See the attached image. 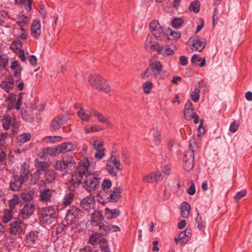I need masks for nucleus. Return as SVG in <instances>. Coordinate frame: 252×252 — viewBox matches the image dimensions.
Segmentation results:
<instances>
[{
	"label": "nucleus",
	"mask_w": 252,
	"mask_h": 252,
	"mask_svg": "<svg viewBox=\"0 0 252 252\" xmlns=\"http://www.w3.org/2000/svg\"><path fill=\"white\" fill-rule=\"evenodd\" d=\"M76 158L75 154L71 153L70 155H67L63 158L62 160L56 161L54 167L56 170L63 172H67L68 170H71L76 165Z\"/></svg>",
	"instance_id": "1"
},
{
	"label": "nucleus",
	"mask_w": 252,
	"mask_h": 252,
	"mask_svg": "<svg viewBox=\"0 0 252 252\" xmlns=\"http://www.w3.org/2000/svg\"><path fill=\"white\" fill-rule=\"evenodd\" d=\"M190 150L186 151L184 154V167L186 171H190L194 167V153L198 149V144L194 138L190 139Z\"/></svg>",
	"instance_id": "2"
},
{
	"label": "nucleus",
	"mask_w": 252,
	"mask_h": 252,
	"mask_svg": "<svg viewBox=\"0 0 252 252\" xmlns=\"http://www.w3.org/2000/svg\"><path fill=\"white\" fill-rule=\"evenodd\" d=\"M163 67V64L159 61L151 60L149 62V66L145 71L142 78H148L150 76L151 72L152 75L155 78L158 79H163V78L161 75Z\"/></svg>",
	"instance_id": "3"
},
{
	"label": "nucleus",
	"mask_w": 252,
	"mask_h": 252,
	"mask_svg": "<svg viewBox=\"0 0 252 252\" xmlns=\"http://www.w3.org/2000/svg\"><path fill=\"white\" fill-rule=\"evenodd\" d=\"M100 181L98 174L88 173L84 179L83 187L88 191L93 192L99 188Z\"/></svg>",
	"instance_id": "4"
},
{
	"label": "nucleus",
	"mask_w": 252,
	"mask_h": 252,
	"mask_svg": "<svg viewBox=\"0 0 252 252\" xmlns=\"http://www.w3.org/2000/svg\"><path fill=\"white\" fill-rule=\"evenodd\" d=\"M105 169L112 177H115L119 171L122 170L119 158L117 156H111L106 161Z\"/></svg>",
	"instance_id": "5"
},
{
	"label": "nucleus",
	"mask_w": 252,
	"mask_h": 252,
	"mask_svg": "<svg viewBox=\"0 0 252 252\" xmlns=\"http://www.w3.org/2000/svg\"><path fill=\"white\" fill-rule=\"evenodd\" d=\"M56 218V213L53 206L45 207L41 211L40 221L45 224L53 223Z\"/></svg>",
	"instance_id": "6"
},
{
	"label": "nucleus",
	"mask_w": 252,
	"mask_h": 252,
	"mask_svg": "<svg viewBox=\"0 0 252 252\" xmlns=\"http://www.w3.org/2000/svg\"><path fill=\"white\" fill-rule=\"evenodd\" d=\"M82 211L78 207L72 206L70 207L65 215V220L68 224H72L77 221L82 216Z\"/></svg>",
	"instance_id": "7"
},
{
	"label": "nucleus",
	"mask_w": 252,
	"mask_h": 252,
	"mask_svg": "<svg viewBox=\"0 0 252 252\" xmlns=\"http://www.w3.org/2000/svg\"><path fill=\"white\" fill-rule=\"evenodd\" d=\"M149 28L157 39L161 40L165 38V32L158 21H152L149 24Z\"/></svg>",
	"instance_id": "8"
},
{
	"label": "nucleus",
	"mask_w": 252,
	"mask_h": 252,
	"mask_svg": "<svg viewBox=\"0 0 252 252\" xmlns=\"http://www.w3.org/2000/svg\"><path fill=\"white\" fill-rule=\"evenodd\" d=\"M149 49H154V50L157 51L159 54L163 56L167 57L175 54L174 49L170 47V45L161 46L158 43L151 44Z\"/></svg>",
	"instance_id": "9"
},
{
	"label": "nucleus",
	"mask_w": 252,
	"mask_h": 252,
	"mask_svg": "<svg viewBox=\"0 0 252 252\" xmlns=\"http://www.w3.org/2000/svg\"><path fill=\"white\" fill-rule=\"evenodd\" d=\"M189 41L192 42L191 52L202 51L206 44L205 39L202 40L198 36H194L191 37Z\"/></svg>",
	"instance_id": "10"
},
{
	"label": "nucleus",
	"mask_w": 252,
	"mask_h": 252,
	"mask_svg": "<svg viewBox=\"0 0 252 252\" xmlns=\"http://www.w3.org/2000/svg\"><path fill=\"white\" fill-rule=\"evenodd\" d=\"M52 192L51 190L46 188L41 189L39 188V200L43 204H48L52 199Z\"/></svg>",
	"instance_id": "11"
},
{
	"label": "nucleus",
	"mask_w": 252,
	"mask_h": 252,
	"mask_svg": "<svg viewBox=\"0 0 252 252\" xmlns=\"http://www.w3.org/2000/svg\"><path fill=\"white\" fill-rule=\"evenodd\" d=\"M96 151L95 154V157L98 159H102L105 155V148L103 147V142L100 141L94 140L91 143Z\"/></svg>",
	"instance_id": "12"
},
{
	"label": "nucleus",
	"mask_w": 252,
	"mask_h": 252,
	"mask_svg": "<svg viewBox=\"0 0 252 252\" xmlns=\"http://www.w3.org/2000/svg\"><path fill=\"white\" fill-rule=\"evenodd\" d=\"M67 122V118L64 115H59L54 118L50 125L52 131H56Z\"/></svg>",
	"instance_id": "13"
},
{
	"label": "nucleus",
	"mask_w": 252,
	"mask_h": 252,
	"mask_svg": "<svg viewBox=\"0 0 252 252\" xmlns=\"http://www.w3.org/2000/svg\"><path fill=\"white\" fill-rule=\"evenodd\" d=\"M12 72V76L16 79V82H18L21 79L22 67L17 61L12 62L10 66Z\"/></svg>",
	"instance_id": "14"
},
{
	"label": "nucleus",
	"mask_w": 252,
	"mask_h": 252,
	"mask_svg": "<svg viewBox=\"0 0 252 252\" xmlns=\"http://www.w3.org/2000/svg\"><path fill=\"white\" fill-rule=\"evenodd\" d=\"M35 206L34 204L27 203L25 204L21 210L19 216L23 219H28L34 212Z\"/></svg>",
	"instance_id": "15"
},
{
	"label": "nucleus",
	"mask_w": 252,
	"mask_h": 252,
	"mask_svg": "<svg viewBox=\"0 0 252 252\" xmlns=\"http://www.w3.org/2000/svg\"><path fill=\"white\" fill-rule=\"evenodd\" d=\"M24 228V224L20 220H16L10 224L9 233L13 235H16L21 233Z\"/></svg>",
	"instance_id": "16"
},
{
	"label": "nucleus",
	"mask_w": 252,
	"mask_h": 252,
	"mask_svg": "<svg viewBox=\"0 0 252 252\" xmlns=\"http://www.w3.org/2000/svg\"><path fill=\"white\" fill-rule=\"evenodd\" d=\"M84 175V174L78 171L74 172L72 175L70 181V186L69 187L70 189L74 190L80 185Z\"/></svg>",
	"instance_id": "17"
},
{
	"label": "nucleus",
	"mask_w": 252,
	"mask_h": 252,
	"mask_svg": "<svg viewBox=\"0 0 252 252\" xmlns=\"http://www.w3.org/2000/svg\"><path fill=\"white\" fill-rule=\"evenodd\" d=\"M26 181L24 178L22 179L18 175L15 176L11 179L10 183V189L13 191H18L21 188V185Z\"/></svg>",
	"instance_id": "18"
},
{
	"label": "nucleus",
	"mask_w": 252,
	"mask_h": 252,
	"mask_svg": "<svg viewBox=\"0 0 252 252\" xmlns=\"http://www.w3.org/2000/svg\"><path fill=\"white\" fill-rule=\"evenodd\" d=\"M103 218L100 211L95 210L92 214L91 223L93 226H97L101 224L103 221Z\"/></svg>",
	"instance_id": "19"
},
{
	"label": "nucleus",
	"mask_w": 252,
	"mask_h": 252,
	"mask_svg": "<svg viewBox=\"0 0 252 252\" xmlns=\"http://www.w3.org/2000/svg\"><path fill=\"white\" fill-rule=\"evenodd\" d=\"M163 178L161 173L151 172L150 174L145 176L143 178V181L145 183H153L161 181Z\"/></svg>",
	"instance_id": "20"
},
{
	"label": "nucleus",
	"mask_w": 252,
	"mask_h": 252,
	"mask_svg": "<svg viewBox=\"0 0 252 252\" xmlns=\"http://www.w3.org/2000/svg\"><path fill=\"white\" fill-rule=\"evenodd\" d=\"M94 204V198L93 196H87L81 201V205L85 210H89L93 209Z\"/></svg>",
	"instance_id": "21"
},
{
	"label": "nucleus",
	"mask_w": 252,
	"mask_h": 252,
	"mask_svg": "<svg viewBox=\"0 0 252 252\" xmlns=\"http://www.w3.org/2000/svg\"><path fill=\"white\" fill-rule=\"evenodd\" d=\"M76 143L64 142L58 146V153H65L74 150L77 147Z\"/></svg>",
	"instance_id": "22"
},
{
	"label": "nucleus",
	"mask_w": 252,
	"mask_h": 252,
	"mask_svg": "<svg viewBox=\"0 0 252 252\" xmlns=\"http://www.w3.org/2000/svg\"><path fill=\"white\" fill-rule=\"evenodd\" d=\"M31 34L35 38H38L41 35V24L38 19L34 20L31 26Z\"/></svg>",
	"instance_id": "23"
},
{
	"label": "nucleus",
	"mask_w": 252,
	"mask_h": 252,
	"mask_svg": "<svg viewBox=\"0 0 252 252\" xmlns=\"http://www.w3.org/2000/svg\"><path fill=\"white\" fill-rule=\"evenodd\" d=\"M14 81L12 76L8 77L5 80L1 81L0 87L3 89L6 93H8L14 88Z\"/></svg>",
	"instance_id": "24"
},
{
	"label": "nucleus",
	"mask_w": 252,
	"mask_h": 252,
	"mask_svg": "<svg viewBox=\"0 0 252 252\" xmlns=\"http://www.w3.org/2000/svg\"><path fill=\"white\" fill-rule=\"evenodd\" d=\"M90 166V162L88 158H85L80 160L78 164L77 171L85 175L88 171Z\"/></svg>",
	"instance_id": "25"
},
{
	"label": "nucleus",
	"mask_w": 252,
	"mask_h": 252,
	"mask_svg": "<svg viewBox=\"0 0 252 252\" xmlns=\"http://www.w3.org/2000/svg\"><path fill=\"white\" fill-rule=\"evenodd\" d=\"M122 189L120 187H117L114 189L108 197L107 198L108 202H117L121 197Z\"/></svg>",
	"instance_id": "26"
},
{
	"label": "nucleus",
	"mask_w": 252,
	"mask_h": 252,
	"mask_svg": "<svg viewBox=\"0 0 252 252\" xmlns=\"http://www.w3.org/2000/svg\"><path fill=\"white\" fill-rule=\"evenodd\" d=\"M39 233L36 231H31L26 236V243L31 246L34 245L38 238Z\"/></svg>",
	"instance_id": "27"
},
{
	"label": "nucleus",
	"mask_w": 252,
	"mask_h": 252,
	"mask_svg": "<svg viewBox=\"0 0 252 252\" xmlns=\"http://www.w3.org/2000/svg\"><path fill=\"white\" fill-rule=\"evenodd\" d=\"M103 80V78L97 74L91 75L89 76L88 78L89 82L94 89H95L96 87H98V85L100 84Z\"/></svg>",
	"instance_id": "28"
},
{
	"label": "nucleus",
	"mask_w": 252,
	"mask_h": 252,
	"mask_svg": "<svg viewBox=\"0 0 252 252\" xmlns=\"http://www.w3.org/2000/svg\"><path fill=\"white\" fill-rule=\"evenodd\" d=\"M104 236V234L95 232L90 235L89 243L93 246H95L101 241V238Z\"/></svg>",
	"instance_id": "29"
},
{
	"label": "nucleus",
	"mask_w": 252,
	"mask_h": 252,
	"mask_svg": "<svg viewBox=\"0 0 252 252\" xmlns=\"http://www.w3.org/2000/svg\"><path fill=\"white\" fill-rule=\"evenodd\" d=\"M35 165L36 168V172L40 174L44 172H46L49 167V164L46 161H37Z\"/></svg>",
	"instance_id": "30"
},
{
	"label": "nucleus",
	"mask_w": 252,
	"mask_h": 252,
	"mask_svg": "<svg viewBox=\"0 0 252 252\" xmlns=\"http://www.w3.org/2000/svg\"><path fill=\"white\" fill-rule=\"evenodd\" d=\"M190 206L187 202H183L181 206V214L184 218H188L190 212Z\"/></svg>",
	"instance_id": "31"
},
{
	"label": "nucleus",
	"mask_w": 252,
	"mask_h": 252,
	"mask_svg": "<svg viewBox=\"0 0 252 252\" xmlns=\"http://www.w3.org/2000/svg\"><path fill=\"white\" fill-rule=\"evenodd\" d=\"M30 173L29 166L28 164L24 162L21 166L20 171V175L19 176L22 179L24 178L26 181H28L29 178V175Z\"/></svg>",
	"instance_id": "32"
},
{
	"label": "nucleus",
	"mask_w": 252,
	"mask_h": 252,
	"mask_svg": "<svg viewBox=\"0 0 252 252\" xmlns=\"http://www.w3.org/2000/svg\"><path fill=\"white\" fill-rule=\"evenodd\" d=\"M166 33L169 36L168 38L171 40H175L181 37V33L178 31H174L170 28H168L166 31Z\"/></svg>",
	"instance_id": "33"
},
{
	"label": "nucleus",
	"mask_w": 252,
	"mask_h": 252,
	"mask_svg": "<svg viewBox=\"0 0 252 252\" xmlns=\"http://www.w3.org/2000/svg\"><path fill=\"white\" fill-rule=\"evenodd\" d=\"M22 42L20 39H16L14 40L10 46L11 50L17 53L19 51L22 50Z\"/></svg>",
	"instance_id": "34"
},
{
	"label": "nucleus",
	"mask_w": 252,
	"mask_h": 252,
	"mask_svg": "<svg viewBox=\"0 0 252 252\" xmlns=\"http://www.w3.org/2000/svg\"><path fill=\"white\" fill-rule=\"evenodd\" d=\"M95 89L106 93H109L111 91L108 83L104 79L98 85V87H96Z\"/></svg>",
	"instance_id": "35"
},
{
	"label": "nucleus",
	"mask_w": 252,
	"mask_h": 252,
	"mask_svg": "<svg viewBox=\"0 0 252 252\" xmlns=\"http://www.w3.org/2000/svg\"><path fill=\"white\" fill-rule=\"evenodd\" d=\"M74 197V193L72 192H68L65 194L63 200V205L65 206L69 205L73 200Z\"/></svg>",
	"instance_id": "36"
},
{
	"label": "nucleus",
	"mask_w": 252,
	"mask_h": 252,
	"mask_svg": "<svg viewBox=\"0 0 252 252\" xmlns=\"http://www.w3.org/2000/svg\"><path fill=\"white\" fill-rule=\"evenodd\" d=\"M196 224L197 228L199 230L203 229L205 228V221L203 220L202 217L200 216L199 212L197 213V216L196 218Z\"/></svg>",
	"instance_id": "37"
},
{
	"label": "nucleus",
	"mask_w": 252,
	"mask_h": 252,
	"mask_svg": "<svg viewBox=\"0 0 252 252\" xmlns=\"http://www.w3.org/2000/svg\"><path fill=\"white\" fill-rule=\"evenodd\" d=\"M200 3L198 0H195L190 3L189 7L190 11H193L195 13L199 12L200 10Z\"/></svg>",
	"instance_id": "38"
},
{
	"label": "nucleus",
	"mask_w": 252,
	"mask_h": 252,
	"mask_svg": "<svg viewBox=\"0 0 252 252\" xmlns=\"http://www.w3.org/2000/svg\"><path fill=\"white\" fill-rule=\"evenodd\" d=\"M17 19V23L21 28L26 25L28 23L29 19L28 17L23 14L18 15Z\"/></svg>",
	"instance_id": "39"
},
{
	"label": "nucleus",
	"mask_w": 252,
	"mask_h": 252,
	"mask_svg": "<svg viewBox=\"0 0 252 252\" xmlns=\"http://www.w3.org/2000/svg\"><path fill=\"white\" fill-rule=\"evenodd\" d=\"M11 124V117L9 115L5 116L2 120V126L5 130H8Z\"/></svg>",
	"instance_id": "40"
},
{
	"label": "nucleus",
	"mask_w": 252,
	"mask_h": 252,
	"mask_svg": "<svg viewBox=\"0 0 252 252\" xmlns=\"http://www.w3.org/2000/svg\"><path fill=\"white\" fill-rule=\"evenodd\" d=\"M98 226L101 233L104 234V235L107 234L111 229L109 224L106 222H103Z\"/></svg>",
	"instance_id": "41"
},
{
	"label": "nucleus",
	"mask_w": 252,
	"mask_h": 252,
	"mask_svg": "<svg viewBox=\"0 0 252 252\" xmlns=\"http://www.w3.org/2000/svg\"><path fill=\"white\" fill-rule=\"evenodd\" d=\"M19 203V197L16 194H14L12 198L9 200V207L12 210L15 206L18 205Z\"/></svg>",
	"instance_id": "42"
},
{
	"label": "nucleus",
	"mask_w": 252,
	"mask_h": 252,
	"mask_svg": "<svg viewBox=\"0 0 252 252\" xmlns=\"http://www.w3.org/2000/svg\"><path fill=\"white\" fill-rule=\"evenodd\" d=\"M186 235V234H185L183 232L180 233L179 235L178 238L176 237L174 238L176 243H178L180 241L181 245L186 244L189 241V239L187 237Z\"/></svg>",
	"instance_id": "43"
},
{
	"label": "nucleus",
	"mask_w": 252,
	"mask_h": 252,
	"mask_svg": "<svg viewBox=\"0 0 252 252\" xmlns=\"http://www.w3.org/2000/svg\"><path fill=\"white\" fill-rule=\"evenodd\" d=\"M56 177L55 172L53 170H48L45 173V177L48 183L53 182Z\"/></svg>",
	"instance_id": "44"
},
{
	"label": "nucleus",
	"mask_w": 252,
	"mask_h": 252,
	"mask_svg": "<svg viewBox=\"0 0 252 252\" xmlns=\"http://www.w3.org/2000/svg\"><path fill=\"white\" fill-rule=\"evenodd\" d=\"M31 138V135L30 133H25L19 135L17 137V140L20 143H26L29 141Z\"/></svg>",
	"instance_id": "45"
},
{
	"label": "nucleus",
	"mask_w": 252,
	"mask_h": 252,
	"mask_svg": "<svg viewBox=\"0 0 252 252\" xmlns=\"http://www.w3.org/2000/svg\"><path fill=\"white\" fill-rule=\"evenodd\" d=\"M8 19H11L7 12L4 10L0 11V25H3Z\"/></svg>",
	"instance_id": "46"
},
{
	"label": "nucleus",
	"mask_w": 252,
	"mask_h": 252,
	"mask_svg": "<svg viewBox=\"0 0 252 252\" xmlns=\"http://www.w3.org/2000/svg\"><path fill=\"white\" fill-rule=\"evenodd\" d=\"M34 194V190H30L29 192H23L21 194V198L26 201H30L32 199Z\"/></svg>",
	"instance_id": "47"
},
{
	"label": "nucleus",
	"mask_w": 252,
	"mask_h": 252,
	"mask_svg": "<svg viewBox=\"0 0 252 252\" xmlns=\"http://www.w3.org/2000/svg\"><path fill=\"white\" fill-rule=\"evenodd\" d=\"M78 116L83 121L88 122L90 119V116L87 114L83 108L77 112Z\"/></svg>",
	"instance_id": "48"
},
{
	"label": "nucleus",
	"mask_w": 252,
	"mask_h": 252,
	"mask_svg": "<svg viewBox=\"0 0 252 252\" xmlns=\"http://www.w3.org/2000/svg\"><path fill=\"white\" fill-rule=\"evenodd\" d=\"M99 244L102 252H110L108 242L106 239L102 238Z\"/></svg>",
	"instance_id": "49"
},
{
	"label": "nucleus",
	"mask_w": 252,
	"mask_h": 252,
	"mask_svg": "<svg viewBox=\"0 0 252 252\" xmlns=\"http://www.w3.org/2000/svg\"><path fill=\"white\" fill-rule=\"evenodd\" d=\"M183 22L181 18H174L171 21V26L175 29H179L183 24Z\"/></svg>",
	"instance_id": "50"
},
{
	"label": "nucleus",
	"mask_w": 252,
	"mask_h": 252,
	"mask_svg": "<svg viewBox=\"0 0 252 252\" xmlns=\"http://www.w3.org/2000/svg\"><path fill=\"white\" fill-rule=\"evenodd\" d=\"M9 58L7 55H0V67L5 68L8 64Z\"/></svg>",
	"instance_id": "51"
},
{
	"label": "nucleus",
	"mask_w": 252,
	"mask_h": 252,
	"mask_svg": "<svg viewBox=\"0 0 252 252\" xmlns=\"http://www.w3.org/2000/svg\"><path fill=\"white\" fill-rule=\"evenodd\" d=\"M153 141L155 144L157 146H158L161 142V134L160 132L156 130L153 132Z\"/></svg>",
	"instance_id": "52"
},
{
	"label": "nucleus",
	"mask_w": 252,
	"mask_h": 252,
	"mask_svg": "<svg viewBox=\"0 0 252 252\" xmlns=\"http://www.w3.org/2000/svg\"><path fill=\"white\" fill-rule=\"evenodd\" d=\"M120 214V211L118 209H110L108 212L107 218L110 219L116 218Z\"/></svg>",
	"instance_id": "53"
},
{
	"label": "nucleus",
	"mask_w": 252,
	"mask_h": 252,
	"mask_svg": "<svg viewBox=\"0 0 252 252\" xmlns=\"http://www.w3.org/2000/svg\"><path fill=\"white\" fill-rule=\"evenodd\" d=\"M191 98L192 100L195 102H198L200 97V90L199 88H196L191 93Z\"/></svg>",
	"instance_id": "54"
},
{
	"label": "nucleus",
	"mask_w": 252,
	"mask_h": 252,
	"mask_svg": "<svg viewBox=\"0 0 252 252\" xmlns=\"http://www.w3.org/2000/svg\"><path fill=\"white\" fill-rule=\"evenodd\" d=\"M43 152L45 154L49 155L50 156H54L58 153V147L57 148L48 147L44 149Z\"/></svg>",
	"instance_id": "55"
},
{
	"label": "nucleus",
	"mask_w": 252,
	"mask_h": 252,
	"mask_svg": "<svg viewBox=\"0 0 252 252\" xmlns=\"http://www.w3.org/2000/svg\"><path fill=\"white\" fill-rule=\"evenodd\" d=\"M13 212L11 209L7 210L4 212V216L2 219V221L5 222H9L13 217Z\"/></svg>",
	"instance_id": "56"
},
{
	"label": "nucleus",
	"mask_w": 252,
	"mask_h": 252,
	"mask_svg": "<svg viewBox=\"0 0 252 252\" xmlns=\"http://www.w3.org/2000/svg\"><path fill=\"white\" fill-rule=\"evenodd\" d=\"M153 87V84L151 81H147L143 85V91L146 94H150Z\"/></svg>",
	"instance_id": "57"
},
{
	"label": "nucleus",
	"mask_w": 252,
	"mask_h": 252,
	"mask_svg": "<svg viewBox=\"0 0 252 252\" xmlns=\"http://www.w3.org/2000/svg\"><path fill=\"white\" fill-rule=\"evenodd\" d=\"M101 129L102 127L100 126L94 125L90 128H86L85 130L86 133H89L90 132H97L101 130Z\"/></svg>",
	"instance_id": "58"
},
{
	"label": "nucleus",
	"mask_w": 252,
	"mask_h": 252,
	"mask_svg": "<svg viewBox=\"0 0 252 252\" xmlns=\"http://www.w3.org/2000/svg\"><path fill=\"white\" fill-rule=\"evenodd\" d=\"M17 36L22 40H26L28 37V32L27 30L22 28L18 32Z\"/></svg>",
	"instance_id": "59"
},
{
	"label": "nucleus",
	"mask_w": 252,
	"mask_h": 252,
	"mask_svg": "<svg viewBox=\"0 0 252 252\" xmlns=\"http://www.w3.org/2000/svg\"><path fill=\"white\" fill-rule=\"evenodd\" d=\"M101 186L103 190L109 189L112 186L111 181L110 179H105L103 181Z\"/></svg>",
	"instance_id": "60"
},
{
	"label": "nucleus",
	"mask_w": 252,
	"mask_h": 252,
	"mask_svg": "<svg viewBox=\"0 0 252 252\" xmlns=\"http://www.w3.org/2000/svg\"><path fill=\"white\" fill-rule=\"evenodd\" d=\"M98 120V121L103 123H105L106 124L109 125L111 124L110 121L108 120V118H105L102 114L100 113H98V114L95 117Z\"/></svg>",
	"instance_id": "61"
},
{
	"label": "nucleus",
	"mask_w": 252,
	"mask_h": 252,
	"mask_svg": "<svg viewBox=\"0 0 252 252\" xmlns=\"http://www.w3.org/2000/svg\"><path fill=\"white\" fill-rule=\"evenodd\" d=\"M195 113L194 112V110H184V115L186 119L189 120L193 117Z\"/></svg>",
	"instance_id": "62"
},
{
	"label": "nucleus",
	"mask_w": 252,
	"mask_h": 252,
	"mask_svg": "<svg viewBox=\"0 0 252 252\" xmlns=\"http://www.w3.org/2000/svg\"><path fill=\"white\" fill-rule=\"evenodd\" d=\"M40 174L37 172H35L33 175H32V177L30 179V184L35 185L37 183V181L39 179V175Z\"/></svg>",
	"instance_id": "63"
},
{
	"label": "nucleus",
	"mask_w": 252,
	"mask_h": 252,
	"mask_svg": "<svg viewBox=\"0 0 252 252\" xmlns=\"http://www.w3.org/2000/svg\"><path fill=\"white\" fill-rule=\"evenodd\" d=\"M24 93H20L18 96V99L15 104V108L16 110H18L20 109L22 103V98H23V95L24 94Z\"/></svg>",
	"instance_id": "64"
}]
</instances>
